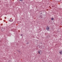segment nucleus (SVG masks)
I'll return each instance as SVG.
<instances>
[{
	"instance_id": "obj_1",
	"label": "nucleus",
	"mask_w": 62,
	"mask_h": 62,
	"mask_svg": "<svg viewBox=\"0 0 62 62\" xmlns=\"http://www.w3.org/2000/svg\"><path fill=\"white\" fill-rule=\"evenodd\" d=\"M41 53V50H39L38 51V54H40V53Z\"/></svg>"
},
{
	"instance_id": "obj_2",
	"label": "nucleus",
	"mask_w": 62,
	"mask_h": 62,
	"mask_svg": "<svg viewBox=\"0 0 62 62\" xmlns=\"http://www.w3.org/2000/svg\"><path fill=\"white\" fill-rule=\"evenodd\" d=\"M47 30H48V31H49V29H50V28H49V27H48L46 28Z\"/></svg>"
},
{
	"instance_id": "obj_3",
	"label": "nucleus",
	"mask_w": 62,
	"mask_h": 62,
	"mask_svg": "<svg viewBox=\"0 0 62 62\" xmlns=\"http://www.w3.org/2000/svg\"><path fill=\"white\" fill-rule=\"evenodd\" d=\"M59 53L60 54H62V51H61L59 52Z\"/></svg>"
},
{
	"instance_id": "obj_4",
	"label": "nucleus",
	"mask_w": 62,
	"mask_h": 62,
	"mask_svg": "<svg viewBox=\"0 0 62 62\" xmlns=\"http://www.w3.org/2000/svg\"><path fill=\"white\" fill-rule=\"evenodd\" d=\"M5 30V29L4 28H3L2 29H1V31H4Z\"/></svg>"
},
{
	"instance_id": "obj_5",
	"label": "nucleus",
	"mask_w": 62,
	"mask_h": 62,
	"mask_svg": "<svg viewBox=\"0 0 62 62\" xmlns=\"http://www.w3.org/2000/svg\"><path fill=\"white\" fill-rule=\"evenodd\" d=\"M51 20H54V18H51Z\"/></svg>"
},
{
	"instance_id": "obj_6",
	"label": "nucleus",
	"mask_w": 62,
	"mask_h": 62,
	"mask_svg": "<svg viewBox=\"0 0 62 62\" xmlns=\"http://www.w3.org/2000/svg\"><path fill=\"white\" fill-rule=\"evenodd\" d=\"M23 34H21L20 35L21 36H23Z\"/></svg>"
},
{
	"instance_id": "obj_7",
	"label": "nucleus",
	"mask_w": 62,
	"mask_h": 62,
	"mask_svg": "<svg viewBox=\"0 0 62 62\" xmlns=\"http://www.w3.org/2000/svg\"><path fill=\"white\" fill-rule=\"evenodd\" d=\"M17 51L18 52H20V50H17Z\"/></svg>"
},
{
	"instance_id": "obj_8",
	"label": "nucleus",
	"mask_w": 62,
	"mask_h": 62,
	"mask_svg": "<svg viewBox=\"0 0 62 62\" xmlns=\"http://www.w3.org/2000/svg\"><path fill=\"white\" fill-rule=\"evenodd\" d=\"M20 1H22L23 0H19Z\"/></svg>"
}]
</instances>
